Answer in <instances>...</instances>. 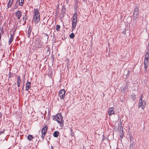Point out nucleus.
I'll return each instance as SVG.
<instances>
[{
  "label": "nucleus",
  "mask_w": 149,
  "mask_h": 149,
  "mask_svg": "<svg viewBox=\"0 0 149 149\" xmlns=\"http://www.w3.org/2000/svg\"><path fill=\"white\" fill-rule=\"evenodd\" d=\"M133 145V144H132H132H131L130 145V148H131V147H132V146Z\"/></svg>",
  "instance_id": "nucleus-37"
},
{
  "label": "nucleus",
  "mask_w": 149,
  "mask_h": 149,
  "mask_svg": "<svg viewBox=\"0 0 149 149\" xmlns=\"http://www.w3.org/2000/svg\"><path fill=\"white\" fill-rule=\"evenodd\" d=\"M56 30L57 31H58L60 29L61 27L60 25H57L56 26Z\"/></svg>",
  "instance_id": "nucleus-25"
},
{
  "label": "nucleus",
  "mask_w": 149,
  "mask_h": 149,
  "mask_svg": "<svg viewBox=\"0 0 149 149\" xmlns=\"http://www.w3.org/2000/svg\"><path fill=\"white\" fill-rule=\"evenodd\" d=\"M130 142L132 141L133 140V138L132 137V136H130Z\"/></svg>",
  "instance_id": "nucleus-32"
},
{
  "label": "nucleus",
  "mask_w": 149,
  "mask_h": 149,
  "mask_svg": "<svg viewBox=\"0 0 149 149\" xmlns=\"http://www.w3.org/2000/svg\"><path fill=\"white\" fill-rule=\"evenodd\" d=\"M77 13H74L73 16L72 21V32H73V31L74 30L76 27L77 24Z\"/></svg>",
  "instance_id": "nucleus-1"
},
{
  "label": "nucleus",
  "mask_w": 149,
  "mask_h": 149,
  "mask_svg": "<svg viewBox=\"0 0 149 149\" xmlns=\"http://www.w3.org/2000/svg\"><path fill=\"white\" fill-rule=\"evenodd\" d=\"M48 127L47 125H45V126L42 128L41 130V132H42L43 131L47 132Z\"/></svg>",
  "instance_id": "nucleus-20"
},
{
  "label": "nucleus",
  "mask_w": 149,
  "mask_h": 149,
  "mask_svg": "<svg viewBox=\"0 0 149 149\" xmlns=\"http://www.w3.org/2000/svg\"><path fill=\"white\" fill-rule=\"evenodd\" d=\"M142 95L140 97V99L139 100V101H141L142 102Z\"/></svg>",
  "instance_id": "nucleus-33"
},
{
  "label": "nucleus",
  "mask_w": 149,
  "mask_h": 149,
  "mask_svg": "<svg viewBox=\"0 0 149 149\" xmlns=\"http://www.w3.org/2000/svg\"><path fill=\"white\" fill-rule=\"evenodd\" d=\"M24 2V0H18V2H19V4L20 6H22L23 5Z\"/></svg>",
  "instance_id": "nucleus-19"
},
{
  "label": "nucleus",
  "mask_w": 149,
  "mask_h": 149,
  "mask_svg": "<svg viewBox=\"0 0 149 149\" xmlns=\"http://www.w3.org/2000/svg\"><path fill=\"white\" fill-rule=\"evenodd\" d=\"M18 91H19V88H18Z\"/></svg>",
  "instance_id": "nucleus-39"
},
{
  "label": "nucleus",
  "mask_w": 149,
  "mask_h": 149,
  "mask_svg": "<svg viewBox=\"0 0 149 149\" xmlns=\"http://www.w3.org/2000/svg\"><path fill=\"white\" fill-rule=\"evenodd\" d=\"M74 36H75L74 34L73 33H71L70 35V37L71 38H72V39L73 38H74Z\"/></svg>",
  "instance_id": "nucleus-26"
},
{
  "label": "nucleus",
  "mask_w": 149,
  "mask_h": 149,
  "mask_svg": "<svg viewBox=\"0 0 149 149\" xmlns=\"http://www.w3.org/2000/svg\"><path fill=\"white\" fill-rule=\"evenodd\" d=\"M146 105V102L145 100H143L141 101H139V103L138 105V108H140L141 107L142 109H143L145 107Z\"/></svg>",
  "instance_id": "nucleus-3"
},
{
  "label": "nucleus",
  "mask_w": 149,
  "mask_h": 149,
  "mask_svg": "<svg viewBox=\"0 0 149 149\" xmlns=\"http://www.w3.org/2000/svg\"><path fill=\"white\" fill-rule=\"evenodd\" d=\"M149 60L146 61L145 60H144V65L145 68V70L146 71L147 69L148 68V66L149 64Z\"/></svg>",
  "instance_id": "nucleus-11"
},
{
  "label": "nucleus",
  "mask_w": 149,
  "mask_h": 149,
  "mask_svg": "<svg viewBox=\"0 0 149 149\" xmlns=\"http://www.w3.org/2000/svg\"><path fill=\"white\" fill-rule=\"evenodd\" d=\"M15 17L17 18L18 19H19L22 15V13L20 10H18L15 13Z\"/></svg>",
  "instance_id": "nucleus-7"
},
{
  "label": "nucleus",
  "mask_w": 149,
  "mask_h": 149,
  "mask_svg": "<svg viewBox=\"0 0 149 149\" xmlns=\"http://www.w3.org/2000/svg\"><path fill=\"white\" fill-rule=\"evenodd\" d=\"M40 16H34L33 20L35 23L36 24H37L40 21Z\"/></svg>",
  "instance_id": "nucleus-8"
},
{
  "label": "nucleus",
  "mask_w": 149,
  "mask_h": 149,
  "mask_svg": "<svg viewBox=\"0 0 149 149\" xmlns=\"http://www.w3.org/2000/svg\"><path fill=\"white\" fill-rule=\"evenodd\" d=\"M59 134V132L58 131H56L54 132L53 134V136L55 137H58Z\"/></svg>",
  "instance_id": "nucleus-18"
},
{
  "label": "nucleus",
  "mask_w": 149,
  "mask_h": 149,
  "mask_svg": "<svg viewBox=\"0 0 149 149\" xmlns=\"http://www.w3.org/2000/svg\"><path fill=\"white\" fill-rule=\"evenodd\" d=\"M34 16H40L39 10L38 9L34 8L33 10Z\"/></svg>",
  "instance_id": "nucleus-9"
},
{
  "label": "nucleus",
  "mask_w": 149,
  "mask_h": 149,
  "mask_svg": "<svg viewBox=\"0 0 149 149\" xmlns=\"http://www.w3.org/2000/svg\"><path fill=\"white\" fill-rule=\"evenodd\" d=\"M14 35V33H10V38L8 42V44L10 45L12 42L13 41V36Z\"/></svg>",
  "instance_id": "nucleus-10"
},
{
  "label": "nucleus",
  "mask_w": 149,
  "mask_h": 149,
  "mask_svg": "<svg viewBox=\"0 0 149 149\" xmlns=\"http://www.w3.org/2000/svg\"><path fill=\"white\" fill-rule=\"evenodd\" d=\"M122 88L121 90V92L123 93H125L126 92V86L122 87Z\"/></svg>",
  "instance_id": "nucleus-22"
},
{
  "label": "nucleus",
  "mask_w": 149,
  "mask_h": 149,
  "mask_svg": "<svg viewBox=\"0 0 149 149\" xmlns=\"http://www.w3.org/2000/svg\"><path fill=\"white\" fill-rule=\"evenodd\" d=\"M28 17L26 15H24L23 17H22V19L23 21L24 20V22L23 24V25H24L26 23V21Z\"/></svg>",
  "instance_id": "nucleus-16"
},
{
  "label": "nucleus",
  "mask_w": 149,
  "mask_h": 149,
  "mask_svg": "<svg viewBox=\"0 0 149 149\" xmlns=\"http://www.w3.org/2000/svg\"><path fill=\"white\" fill-rule=\"evenodd\" d=\"M66 11V9L65 8V7L64 6H62V10H61V13H63V14L65 13V12Z\"/></svg>",
  "instance_id": "nucleus-23"
},
{
  "label": "nucleus",
  "mask_w": 149,
  "mask_h": 149,
  "mask_svg": "<svg viewBox=\"0 0 149 149\" xmlns=\"http://www.w3.org/2000/svg\"><path fill=\"white\" fill-rule=\"evenodd\" d=\"M14 74H13V73L12 74L10 72L9 73V77H12L13 76V75Z\"/></svg>",
  "instance_id": "nucleus-30"
},
{
  "label": "nucleus",
  "mask_w": 149,
  "mask_h": 149,
  "mask_svg": "<svg viewBox=\"0 0 149 149\" xmlns=\"http://www.w3.org/2000/svg\"><path fill=\"white\" fill-rule=\"evenodd\" d=\"M14 0H9L8 3H7V8H10L11 7L13 2V1Z\"/></svg>",
  "instance_id": "nucleus-13"
},
{
  "label": "nucleus",
  "mask_w": 149,
  "mask_h": 149,
  "mask_svg": "<svg viewBox=\"0 0 149 149\" xmlns=\"http://www.w3.org/2000/svg\"><path fill=\"white\" fill-rule=\"evenodd\" d=\"M119 135L120 138H122L123 137V130L122 131L120 132V133Z\"/></svg>",
  "instance_id": "nucleus-28"
},
{
  "label": "nucleus",
  "mask_w": 149,
  "mask_h": 149,
  "mask_svg": "<svg viewBox=\"0 0 149 149\" xmlns=\"http://www.w3.org/2000/svg\"><path fill=\"white\" fill-rule=\"evenodd\" d=\"M51 149H54L53 147L52 146L51 147Z\"/></svg>",
  "instance_id": "nucleus-38"
},
{
  "label": "nucleus",
  "mask_w": 149,
  "mask_h": 149,
  "mask_svg": "<svg viewBox=\"0 0 149 149\" xmlns=\"http://www.w3.org/2000/svg\"><path fill=\"white\" fill-rule=\"evenodd\" d=\"M47 132L43 131L42 132H42V134H43L44 135H45V134Z\"/></svg>",
  "instance_id": "nucleus-34"
},
{
  "label": "nucleus",
  "mask_w": 149,
  "mask_h": 149,
  "mask_svg": "<svg viewBox=\"0 0 149 149\" xmlns=\"http://www.w3.org/2000/svg\"><path fill=\"white\" fill-rule=\"evenodd\" d=\"M132 99L134 101L136 99V95L134 94H132Z\"/></svg>",
  "instance_id": "nucleus-27"
},
{
  "label": "nucleus",
  "mask_w": 149,
  "mask_h": 149,
  "mask_svg": "<svg viewBox=\"0 0 149 149\" xmlns=\"http://www.w3.org/2000/svg\"><path fill=\"white\" fill-rule=\"evenodd\" d=\"M65 91L64 89H62L58 93V95L61 99H63L65 97Z\"/></svg>",
  "instance_id": "nucleus-4"
},
{
  "label": "nucleus",
  "mask_w": 149,
  "mask_h": 149,
  "mask_svg": "<svg viewBox=\"0 0 149 149\" xmlns=\"http://www.w3.org/2000/svg\"><path fill=\"white\" fill-rule=\"evenodd\" d=\"M74 8L76 9L77 10V4H75L74 6Z\"/></svg>",
  "instance_id": "nucleus-31"
},
{
  "label": "nucleus",
  "mask_w": 149,
  "mask_h": 149,
  "mask_svg": "<svg viewBox=\"0 0 149 149\" xmlns=\"http://www.w3.org/2000/svg\"><path fill=\"white\" fill-rule=\"evenodd\" d=\"M17 83L18 87L20 86L21 83V78L19 76H18L17 77Z\"/></svg>",
  "instance_id": "nucleus-14"
},
{
  "label": "nucleus",
  "mask_w": 149,
  "mask_h": 149,
  "mask_svg": "<svg viewBox=\"0 0 149 149\" xmlns=\"http://www.w3.org/2000/svg\"><path fill=\"white\" fill-rule=\"evenodd\" d=\"M34 137L33 135H28L27 137V138L29 141L32 140L33 138Z\"/></svg>",
  "instance_id": "nucleus-21"
},
{
  "label": "nucleus",
  "mask_w": 149,
  "mask_h": 149,
  "mask_svg": "<svg viewBox=\"0 0 149 149\" xmlns=\"http://www.w3.org/2000/svg\"><path fill=\"white\" fill-rule=\"evenodd\" d=\"M5 131V130L3 129L0 131V135L4 133V132Z\"/></svg>",
  "instance_id": "nucleus-29"
},
{
  "label": "nucleus",
  "mask_w": 149,
  "mask_h": 149,
  "mask_svg": "<svg viewBox=\"0 0 149 149\" xmlns=\"http://www.w3.org/2000/svg\"><path fill=\"white\" fill-rule=\"evenodd\" d=\"M2 116V114L1 113H0V118H1Z\"/></svg>",
  "instance_id": "nucleus-36"
},
{
  "label": "nucleus",
  "mask_w": 149,
  "mask_h": 149,
  "mask_svg": "<svg viewBox=\"0 0 149 149\" xmlns=\"http://www.w3.org/2000/svg\"><path fill=\"white\" fill-rule=\"evenodd\" d=\"M63 118L61 114L58 113L55 116L53 119L56 120L58 123L62 125L63 123Z\"/></svg>",
  "instance_id": "nucleus-2"
},
{
  "label": "nucleus",
  "mask_w": 149,
  "mask_h": 149,
  "mask_svg": "<svg viewBox=\"0 0 149 149\" xmlns=\"http://www.w3.org/2000/svg\"><path fill=\"white\" fill-rule=\"evenodd\" d=\"M149 53L148 51L145 55V57L144 60L146 61L149 60Z\"/></svg>",
  "instance_id": "nucleus-15"
},
{
  "label": "nucleus",
  "mask_w": 149,
  "mask_h": 149,
  "mask_svg": "<svg viewBox=\"0 0 149 149\" xmlns=\"http://www.w3.org/2000/svg\"><path fill=\"white\" fill-rule=\"evenodd\" d=\"M31 82L28 81L26 84V90L28 91L31 88Z\"/></svg>",
  "instance_id": "nucleus-12"
},
{
  "label": "nucleus",
  "mask_w": 149,
  "mask_h": 149,
  "mask_svg": "<svg viewBox=\"0 0 149 149\" xmlns=\"http://www.w3.org/2000/svg\"><path fill=\"white\" fill-rule=\"evenodd\" d=\"M139 10L138 6L136 7L133 13L134 17L136 19L138 17L139 15Z\"/></svg>",
  "instance_id": "nucleus-5"
},
{
  "label": "nucleus",
  "mask_w": 149,
  "mask_h": 149,
  "mask_svg": "<svg viewBox=\"0 0 149 149\" xmlns=\"http://www.w3.org/2000/svg\"><path fill=\"white\" fill-rule=\"evenodd\" d=\"M32 27L31 26H29V29L28 31V37H29L31 35V33L32 31Z\"/></svg>",
  "instance_id": "nucleus-17"
},
{
  "label": "nucleus",
  "mask_w": 149,
  "mask_h": 149,
  "mask_svg": "<svg viewBox=\"0 0 149 149\" xmlns=\"http://www.w3.org/2000/svg\"><path fill=\"white\" fill-rule=\"evenodd\" d=\"M18 0H17V1H16V3H15V5H14V9H15V8H17L18 6V5L19 4H18Z\"/></svg>",
  "instance_id": "nucleus-24"
},
{
  "label": "nucleus",
  "mask_w": 149,
  "mask_h": 149,
  "mask_svg": "<svg viewBox=\"0 0 149 149\" xmlns=\"http://www.w3.org/2000/svg\"><path fill=\"white\" fill-rule=\"evenodd\" d=\"M116 149H119L118 148H117Z\"/></svg>",
  "instance_id": "nucleus-40"
},
{
  "label": "nucleus",
  "mask_w": 149,
  "mask_h": 149,
  "mask_svg": "<svg viewBox=\"0 0 149 149\" xmlns=\"http://www.w3.org/2000/svg\"><path fill=\"white\" fill-rule=\"evenodd\" d=\"M107 112L108 115L110 116L113 114H115L114 109L113 107H111L108 109Z\"/></svg>",
  "instance_id": "nucleus-6"
},
{
  "label": "nucleus",
  "mask_w": 149,
  "mask_h": 149,
  "mask_svg": "<svg viewBox=\"0 0 149 149\" xmlns=\"http://www.w3.org/2000/svg\"><path fill=\"white\" fill-rule=\"evenodd\" d=\"M45 135H44L43 134H42L41 135V138L43 139H44V137H45Z\"/></svg>",
  "instance_id": "nucleus-35"
}]
</instances>
